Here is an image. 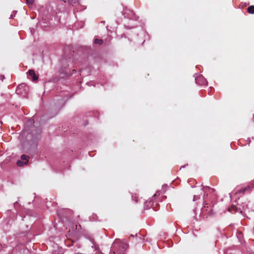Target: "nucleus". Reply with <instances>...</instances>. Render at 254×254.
Wrapping results in <instances>:
<instances>
[{
  "mask_svg": "<svg viewBox=\"0 0 254 254\" xmlns=\"http://www.w3.org/2000/svg\"><path fill=\"white\" fill-rule=\"evenodd\" d=\"M27 89L28 87L25 84H21L17 87L16 92L18 94H23V93L22 90H23L26 92Z\"/></svg>",
  "mask_w": 254,
  "mask_h": 254,
  "instance_id": "obj_1",
  "label": "nucleus"
},
{
  "mask_svg": "<svg viewBox=\"0 0 254 254\" xmlns=\"http://www.w3.org/2000/svg\"><path fill=\"white\" fill-rule=\"evenodd\" d=\"M29 75L32 77L33 81H36L38 79V75L36 74L35 71L33 69H30L28 71Z\"/></svg>",
  "mask_w": 254,
  "mask_h": 254,
  "instance_id": "obj_2",
  "label": "nucleus"
},
{
  "mask_svg": "<svg viewBox=\"0 0 254 254\" xmlns=\"http://www.w3.org/2000/svg\"><path fill=\"white\" fill-rule=\"evenodd\" d=\"M21 160L24 161V164L27 165L28 164L29 157L26 155H22L21 157Z\"/></svg>",
  "mask_w": 254,
  "mask_h": 254,
  "instance_id": "obj_3",
  "label": "nucleus"
},
{
  "mask_svg": "<svg viewBox=\"0 0 254 254\" xmlns=\"http://www.w3.org/2000/svg\"><path fill=\"white\" fill-rule=\"evenodd\" d=\"M121 247L123 249L124 251H125L128 247V245L126 242L123 241L121 243Z\"/></svg>",
  "mask_w": 254,
  "mask_h": 254,
  "instance_id": "obj_4",
  "label": "nucleus"
},
{
  "mask_svg": "<svg viewBox=\"0 0 254 254\" xmlns=\"http://www.w3.org/2000/svg\"><path fill=\"white\" fill-rule=\"evenodd\" d=\"M248 12L250 14L254 13V5H251L248 7L247 8Z\"/></svg>",
  "mask_w": 254,
  "mask_h": 254,
  "instance_id": "obj_5",
  "label": "nucleus"
},
{
  "mask_svg": "<svg viewBox=\"0 0 254 254\" xmlns=\"http://www.w3.org/2000/svg\"><path fill=\"white\" fill-rule=\"evenodd\" d=\"M250 189V187L248 186V187H246V188H245L244 189H240L239 190L238 192L244 193L246 190H249Z\"/></svg>",
  "mask_w": 254,
  "mask_h": 254,
  "instance_id": "obj_6",
  "label": "nucleus"
},
{
  "mask_svg": "<svg viewBox=\"0 0 254 254\" xmlns=\"http://www.w3.org/2000/svg\"><path fill=\"white\" fill-rule=\"evenodd\" d=\"M94 42L96 44L102 45L103 43V41L102 39H95Z\"/></svg>",
  "mask_w": 254,
  "mask_h": 254,
  "instance_id": "obj_7",
  "label": "nucleus"
},
{
  "mask_svg": "<svg viewBox=\"0 0 254 254\" xmlns=\"http://www.w3.org/2000/svg\"><path fill=\"white\" fill-rule=\"evenodd\" d=\"M23 164H24V162L21 160H18L17 162V165L18 166H22Z\"/></svg>",
  "mask_w": 254,
  "mask_h": 254,
  "instance_id": "obj_8",
  "label": "nucleus"
},
{
  "mask_svg": "<svg viewBox=\"0 0 254 254\" xmlns=\"http://www.w3.org/2000/svg\"><path fill=\"white\" fill-rule=\"evenodd\" d=\"M68 2L69 4H71L72 3H75L78 2V0H68Z\"/></svg>",
  "mask_w": 254,
  "mask_h": 254,
  "instance_id": "obj_9",
  "label": "nucleus"
},
{
  "mask_svg": "<svg viewBox=\"0 0 254 254\" xmlns=\"http://www.w3.org/2000/svg\"><path fill=\"white\" fill-rule=\"evenodd\" d=\"M26 2L29 4H33L34 2V0H26Z\"/></svg>",
  "mask_w": 254,
  "mask_h": 254,
  "instance_id": "obj_10",
  "label": "nucleus"
},
{
  "mask_svg": "<svg viewBox=\"0 0 254 254\" xmlns=\"http://www.w3.org/2000/svg\"><path fill=\"white\" fill-rule=\"evenodd\" d=\"M77 229V225H76V229Z\"/></svg>",
  "mask_w": 254,
  "mask_h": 254,
  "instance_id": "obj_11",
  "label": "nucleus"
},
{
  "mask_svg": "<svg viewBox=\"0 0 254 254\" xmlns=\"http://www.w3.org/2000/svg\"><path fill=\"white\" fill-rule=\"evenodd\" d=\"M253 118H254V114L253 115Z\"/></svg>",
  "mask_w": 254,
  "mask_h": 254,
  "instance_id": "obj_12",
  "label": "nucleus"
}]
</instances>
